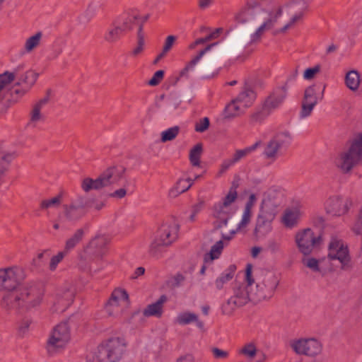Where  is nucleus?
Instances as JSON below:
<instances>
[{
    "label": "nucleus",
    "instance_id": "1",
    "mask_svg": "<svg viewBox=\"0 0 362 362\" xmlns=\"http://www.w3.org/2000/svg\"><path fill=\"white\" fill-rule=\"evenodd\" d=\"M308 8L305 0L279 4L275 0H247L234 16L235 22L250 34V43L259 42L264 33L286 34L300 23Z\"/></svg>",
    "mask_w": 362,
    "mask_h": 362
},
{
    "label": "nucleus",
    "instance_id": "2",
    "mask_svg": "<svg viewBox=\"0 0 362 362\" xmlns=\"http://www.w3.org/2000/svg\"><path fill=\"white\" fill-rule=\"evenodd\" d=\"M43 294L27 287L21 288L11 296L2 298V305L6 309H16L20 312H30L37 309L42 302Z\"/></svg>",
    "mask_w": 362,
    "mask_h": 362
},
{
    "label": "nucleus",
    "instance_id": "3",
    "mask_svg": "<svg viewBox=\"0 0 362 362\" xmlns=\"http://www.w3.org/2000/svg\"><path fill=\"white\" fill-rule=\"evenodd\" d=\"M362 163V133L354 139L351 145L339 151L334 158V167L346 174Z\"/></svg>",
    "mask_w": 362,
    "mask_h": 362
},
{
    "label": "nucleus",
    "instance_id": "4",
    "mask_svg": "<svg viewBox=\"0 0 362 362\" xmlns=\"http://www.w3.org/2000/svg\"><path fill=\"white\" fill-rule=\"evenodd\" d=\"M126 344L122 341H102L87 356L88 362H116L124 351Z\"/></svg>",
    "mask_w": 362,
    "mask_h": 362
},
{
    "label": "nucleus",
    "instance_id": "5",
    "mask_svg": "<svg viewBox=\"0 0 362 362\" xmlns=\"http://www.w3.org/2000/svg\"><path fill=\"white\" fill-rule=\"evenodd\" d=\"M105 245L103 238L99 235L91 239L83 249L85 256L81 255L79 257V268L83 271L88 272L90 275H93L100 270V269H94L90 263L97 260H102L105 255L103 248Z\"/></svg>",
    "mask_w": 362,
    "mask_h": 362
},
{
    "label": "nucleus",
    "instance_id": "6",
    "mask_svg": "<svg viewBox=\"0 0 362 362\" xmlns=\"http://www.w3.org/2000/svg\"><path fill=\"white\" fill-rule=\"evenodd\" d=\"M178 237V226L173 223H164L158 230L148 246V253L153 257L159 256L163 248L170 247Z\"/></svg>",
    "mask_w": 362,
    "mask_h": 362
},
{
    "label": "nucleus",
    "instance_id": "7",
    "mask_svg": "<svg viewBox=\"0 0 362 362\" xmlns=\"http://www.w3.org/2000/svg\"><path fill=\"white\" fill-rule=\"evenodd\" d=\"M246 288L250 297V300L254 303L269 299L279 285V281L274 280L271 285H268V281L255 283L251 276V269H246Z\"/></svg>",
    "mask_w": 362,
    "mask_h": 362
},
{
    "label": "nucleus",
    "instance_id": "8",
    "mask_svg": "<svg viewBox=\"0 0 362 362\" xmlns=\"http://www.w3.org/2000/svg\"><path fill=\"white\" fill-rule=\"evenodd\" d=\"M124 172V169L122 168H110L95 179L86 177L81 180V189L85 192L102 189L116 181V177L119 179Z\"/></svg>",
    "mask_w": 362,
    "mask_h": 362
},
{
    "label": "nucleus",
    "instance_id": "9",
    "mask_svg": "<svg viewBox=\"0 0 362 362\" xmlns=\"http://www.w3.org/2000/svg\"><path fill=\"white\" fill-rule=\"evenodd\" d=\"M24 279L23 270L16 266L0 268V292L12 296L20 288Z\"/></svg>",
    "mask_w": 362,
    "mask_h": 362
},
{
    "label": "nucleus",
    "instance_id": "10",
    "mask_svg": "<svg viewBox=\"0 0 362 362\" xmlns=\"http://www.w3.org/2000/svg\"><path fill=\"white\" fill-rule=\"evenodd\" d=\"M238 199L235 188H230L226 194L212 206V216L216 222L233 216V206Z\"/></svg>",
    "mask_w": 362,
    "mask_h": 362
},
{
    "label": "nucleus",
    "instance_id": "11",
    "mask_svg": "<svg viewBox=\"0 0 362 362\" xmlns=\"http://www.w3.org/2000/svg\"><path fill=\"white\" fill-rule=\"evenodd\" d=\"M353 204L351 197L333 194L325 202L324 207L327 214L334 216H341L348 213Z\"/></svg>",
    "mask_w": 362,
    "mask_h": 362
},
{
    "label": "nucleus",
    "instance_id": "12",
    "mask_svg": "<svg viewBox=\"0 0 362 362\" xmlns=\"http://www.w3.org/2000/svg\"><path fill=\"white\" fill-rule=\"evenodd\" d=\"M249 224L243 217L238 223H235L233 216H230L216 221V227L220 231L221 238L230 242L236 233L245 230Z\"/></svg>",
    "mask_w": 362,
    "mask_h": 362
},
{
    "label": "nucleus",
    "instance_id": "13",
    "mask_svg": "<svg viewBox=\"0 0 362 362\" xmlns=\"http://www.w3.org/2000/svg\"><path fill=\"white\" fill-rule=\"evenodd\" d=\"M215 44H211L201 50L195 57H194L180 71V76H185L189 70L197 67V70L202 73L208 72L214 65V60L210 57L205 56Z\"/></svg>",
    "mask_w": 362,
    "mask_h": 362
},
{
    "label": "nucleus",
    "instance_id": "14",
    "mask_svg": "<svg viewBox=\"0 0 362 362\" xmlns=\"http://www.w3.org/2000/svg\"><path fill=\"white\" fill-rule=\"evenodd\" d=\"M327 257L332 260H338L342 269L349 268L350 257L347 246L343 241L337 238H332L328 245Z\"/></svg>",
    "mask_w": 362,
    "mask_h": 362
},
{
    "label": "nucleus",
    "instance_id": "15",
    "mask_svg": "<svg viewBox=\"0 0 362 362\" xmlns=\"http://www.w3.org/2000/svg\"><path fill=\"white\" fill-rule=\"evenodd\" d=\"M250 300L245 285L239 286L233 289V295L222 306V313L225 315H231L235 310L246 305Z\"/></svg>",
    "mask_w": 362,
    "mask_h": 362
},
{
    "label": "nucleus",
    "instance_id": "16",
    "mask_svg": "<svg viewBox=\"0 0 362 362\" xmlns=\"http://www.w3.org/2000/svg\"><path fill=\"white\" fill-rule=\"evenodd\" d=\"M122 303L129 306L130 304L129 294L124 288H115L106 305L108 315L114 317L122 315L124 312V309L120 308Z\"/></svg>",
    "mask_w": 362,
    "mask_h": 362
},
{
    "label": "nucleus",
    "instance_id": "17",
    "mask_svg": "<svg viewBox=\"0 0 362 362\" xmlns=\"http://www.w3.org/2000/svg\"><path fill=\"white\" fill-rule=\"evenodd\" d=\"M290 140L291 134L288 132H284L272 137L264 145V156L269 160H276L282 146L288 144Z\"/></svg>",
    "mask_w": 362,
    "mask_h": 362
},
{
    "label": "nucleus",
    "instance_id": "18",
    "mask_svg": "<svg viewBox=\"0 0 362 362\" xmlns=\"http://www.w3.org/2000/svg\"><path fill=\"white\" fill-rule=\"evenodd\" d=\"M317 240L314 233L310 228L298 231L295 235V243L299 252L303 255H310Z\"/></svg>",
    "mask_w": 362,
    "mask_h": 362
},
{
    "label": "nucleus",
    "instance_id": "19",
    "mask_svg": "<svg viewBox=\"0 0 362 362\" xmlns=\"http://www.w3.org/2000/svg\"><path fill=\"white\" fill-rule=\"evenodd\" d=\"M283 200V192L279 188H271L264 193L260 209L276 215Z\"/></svg>",
    "mask_w": 362,
    "mask_h": 362
},
{
    "label": "nucleus",
    "instance_id": "20",
    "mask_svg": "<svg viewBox=\"0 0 362 362\" xmlns=\"http://www.w3.org/2000/svg\"><path fill=\"white\" fill-rule=\"evenodd\" d=\"M289 346L298 355L314 356L321 353L322 345L320 341H290Z\"/></svg>",
    "mask_w": 362,
    "mask_h": 362
},
{
    "label": "nucleus",
    "instance_id": "21",
    "mask_svg": "<svg viewBox=\"0 0 362 362\" xmlns=\"http://www.w3.org/2000/svg\"><path fill=\"white\" fill-rule=\"evenodd\" d=\"M317 93L315 86L308 87L304 93L300 117L302 118H305L310 115L314 107L317 105Z\"/></svg>",
    "mask_w": 362,
    "mask_h": 362
},
{
    "label": "nucleus",
    "instance_id": "22",
    "mask_svg": "<svg viewBox=\"0 0 362 362\" xmlns=\"http://www.w3.org/2000/svg\"><path fill=\"white\" fill-rule=\"evenodd\" d=\"M302 216V212L298 207L286 209L281 216L282 224L288 228L296 227Z\"/></svg>",
    "mask_w": 362,
    "mask_h": 362
},
{
    "label": "nucleus",
    "instance_id": "23",
    "mask_svg": "<svg viewBox=\"0 0 362 362\" xmlns=\"http://www.w3.org/2000/svg\"><path fill=\"white\" fill-rule=\"evenodd\" d=\"M286 95V93L284 88H281V89L272 93L264 102V110L269 112L275 110L283 103Z\"/></svg>",
    "mask_w": 362,
    "mask_h": 362
},
{
    "label": "nucleus",
    "instance_id": "24",
    "mask_svg": "<svg viewBox=\"0 0 362 362\" xmlns=\"http://www.w3.org/2000/svg\"><path fill=\"white\" fill-rule=\"evenodd\" d=\"M175 322L180 325H187L194 323L200 329L204 327V322L199 319V316L194 313L189 311H183L178 313L175 318Z\"/></svg>",
    "mask_w": 362,
    "mask_h": 362
},
{
    "label": "nucleus",
    "instance_id": "25",
    "mask_svg": "<svg viewBox=\"0 0 362 362\" xmlns=\"http://www.w3.org/2000/svg\"><path fill=\"white\" fill-rule=\"evenodd\" d=\"M276 215L260 209L259 214L257 217L255 232L260 233L263 230L268 231L270 229V223L275 218Z\"/></svg>",
    "mask_w": 362,
    "mask_h": 362
},
{
    "label": "nucleus",
    "instance_id": "26",
    "mask_svg": "<svg viewBox=\"0 0 362 362\" xmlns=\"http://www.w3.org/2000/svg\"><path fill=\"white\" fill-rule=\"evenodd\" d=\"M235 270L236 267L235 265H230L222 274L217 276L214 281V287L216 290H223L226 284L233 279Z\"/></svg>",
    "mask_w": 362,
    "mask_h": 362
},
{
    "label": "nucleus",
    "instance_id": "27",
    "mask_svg": "<svg viewBox=\"0 0 362 362\" xmlns=\"http://www.w3.org/2000/svg\"><path fill=\"white\" fill-rule=\"evenodd\" d=\"M323 259H316L310 255H303L301 262L303 265L310 269L311 272L317 274H324L325 269L322 266Z\"/></svg>",
    "mask_w": 362,
    "mask_h": 362
},
{
    "label": "nucleus",
    "instance_id": "28",
    "mask_svg": "<svg viewBox=\"0 0 362 362\" xmlns=\"http://www.w3.org/2000/svg\"><path fill=\"white\" fill-rule=\"evenodd\" d=\"M165 301L166 297L165 296H160L156 302L149 304L144 309L142 312L143 315L146 317L151 316L157 317H161L163 314V305Z\"/></svg>",
    "mask_w": 362,
    "mask_h": 362
},
{
    "label": "nucleus",
    "instance_id": "29",
    "mask_svg": "<svg viewBox=\"0 0 362 362\" xmlns=\"http://www.w3.org/2000/svg\"><path fill=\"white\" fill-rule=\"evenodd\" d=\"M43 34L38 31L27 37L23 43V50L25 53L30 54L37 49L42 42Z\"/></svg>",
    "mask_w": 362,
    "mask_h": 362
},
{
    "label": "nucleus",
    "instance_id": "30",
    "mask_svg": "<svg viewBox=\"0 0 362 362\" xmlns=\"http://www.w3.org/2000/svg\"><path fill=\"white\" fill-rule=\"evenodd\" d=\"M256 98V94L253 89L250 86H245L243 90L235 98L236 102L240 103L243 107H249Z\"/></svg>",
    "mask_w": 362,
    "mask_h": 362
},
{
    "label": "nucleus",
    "instance_id": "31",
    "mask_svg": "<svg viewBox=\"0 0 362 362\" xmlns=\"http://www.w3.org/2000/svg\"><path fill=\"white\" fill-rule=\"evenodd\" d=\"M346 86L351 91L356 92L361 85V75L356 70H351L346 72L344 77Z\"/></svg>",
    "mask_w": 362,
    "mask_h": 362
},
{
    "label": "nucleus",
    "instance_id": "32",
    "mask_svg": "<svg viewBox=\"0 0 362 362\" xmlns=\"http://www.w3.org/2000/svg\"><path fill=\"white\" fill-rule=\"evenodd\" d=\"M73 298L72 293H68L66 296L62 294L57 295V299L51 307L50 310L53 313L64 311L71 303Z\"/></svg>",
    "mask_w": 362,
    "mask_h": 362
},
{
    "label": "nucleus",
    "instance_id": "33",
    "mask_svg": "<svg viewBox=\"0 0 362 362\" xmlns=\"http://www.w3.org/2000/svg\"><path fill=\"white\" fill-rule=\"evenodd\" d=\"M194 181L190 179H179L175 185L170 189L169 195L172 197H175L182 193L187 191L193 185Z\"/></svg>",
    "mask_w": 362,
    "mask_h": 362
},
{
    "label": "nucleus",
    "instance_id": "34",
    "mask_svg": "<svg viewBox=\"0 0 362 362\" xmlns=\"http://www.w3.org/2000/svg\"><path fill=\"white\" fill-rule=\"evenodd\" d=\"M71 337V329L66 321L54 327L52 332V339H67Z\"/></svg>",
    "mask_w": 362,
    "mask_h": 362
},
{
    "label": "nucleus",
    "instance_id": "35",
    "mask_svg": "<svg viewBox=\"0 0 362 362\" xmlns=\"http://www.w3.org/2000/svg\"><path fill=\"white\" fill-rule=\"evenodd\" d=\"M229 241H226L221 238V240L216 242L211 248L210 252L207 253L204 257V261L206 263H211L214 259L219 257L222 250L225 246L228 244Z\"/></svg>",
    "mask_w": 362,
    "mask_h": 362
},
{
    "label": "nucleus",
    "instance_id": "36",
    "mask_svg": "<svg viewBox=\"0 0 362 362\" xmlns=\"http://www.w3.org/2000/svg\"><path fill=\"white\" fill-rule=\"evenodd\" d=\"M66 341H46L44 347L49 356H53L62 353L66 348Z\"/></svg>",
    "mask_w": 362,
    "mask_h": 362
},
{
    "label": "nucleus",
    "instance_id": "37",
    "mask_svg": "<svg viewBox=\"0 0 362 362\" xmlns=\"http://www.w3.org/2000/svg\"><path fill=\"white\" fill-rule=\"evenodd\" d=\"M64 216L69 222H75L81 218L82 213L76 206V203H71L64 205Z\"/></svg>",
    "mask_w": 362,
    "mask_h": 362
},
{
    "label": "nucleus",
    "instance_id": "38",
    "mask_svg": "<svg viewBox=\"0 0 362 362\" xmlns=\"http://www.w3.org/2000/svg\"><path fill=\"white\" fill-rule=\"evenodd\" d=\"M204 152V147L202 143H197L193 146L189 152V160L193 167H199L201 158Z\"/></svg>",
    "mask_w": 362,
    "mask_h": 362
},
{
    "label": "nucleus",
    "instance_id": "39",
    "mask_svg": "<svg viewBox=\"0 0 362 362\" xmlns=\"http://www.w3.org/2000/svg\"><path fill=\"white\" fill-rule=\"evenodd\" d=\"M47 98L41 99L36 104H35L30 112V122L32 124H37L43 120L44 116L42 113V107L47 103Z\"/></svg>",
    "mask_w": 362,
    "mask_h": 362
},
{
    "label": "nucleus",
    "instance_id": "40",
    "mask_svg": "<svg viewBox=\"0 0 362 362\" xmlns=\"http://www.w3.org/2000/svg\"><path fill=\"white\" fill-rule=\"evenodd\" d=\"M245 107L236 102V100H233L225 108V117L226 118H233L240 115L245 110Z\"/></svg>",
    "mask_w": 362,
    "mask_h": 362
},
{
    "label": "nucleus",
    "instance_id": "41",
    "mask_svg": "<svg viewBox=\"0 0 362 362\" xmlns=\"http://www.w3.org/2000/svg\"><path fill=\"white\" fill-rule=\"evenodd\" d=\"M261 141H256L253 145L247 147L244 149L237 150L233 154V157L230 158L233 164L238 162L240 160L245 157L247 155L255 151L261 145Z\"/></svg>",
    "mask_w": 362,
    "mask_h": 362
},
{
    "label": "nucleus",
    "instance_id": "42",
    "mask_svg": "<svg viewBox=\"0 0 362 362\" xmlns=\"http://www.w3.org/2000/svg\"><path fill=\"white\" fill-rule=\"evenodd\" d=\"M83 236V230L82 229L77 230L65 243L64 252L66 253L73 250L82 240Z\"/></svg>",
    "mask_w": 362,
    "mask_h": 362
},
{
    "label": "nucleus",
    "instance_id": "43",
    "mask_svg": "<svg viewBox=\"0 0 362 362\" xmlns=\"http://www.w3.org/2000/svg\"><path fill=\"white\" fill-rule=\"evenodd\" d=\"M256 200L257 197L255 194H250L248 199L245 204L243 214L241 216V217H243L249 223H250L251 218L252 216V209L256 202Z\"/></svg>",
    "mask_w": 362,
    "mask_h": 362
},
{
    "label": "nucleus",
    "instance_id": "44",
    "mask_svg": "<svg viewBox=\"0 0 362 362\" xmlns=\"http://www.w3.org/2000/svg\"><path fill=\"white\" fill-rule=\"evenodd\" d=\"M180 132V127L178 126H174L169 128L160 133V141L165 143L174 140Z\"/></svg>",
    "mask_w": 362,
    "mask_h": 362
},
{
    "label": "nucleus",
    "instance_id": "45",
    "mask_svg": "<svg viewBox=\"0 0 362 362\" xmlns=\"http://www.w3.org/2000/svg\"><path fill=\"white\" fill-rule=\"evenodd\" d=\"M62 195L58 194L49 199H43L40 202V208L42 210H47L50 208L58 207L62 202Z\"/></svg>",
    "mask_w": 362,
    "mask_h": 362
},
{
    "label": "nucleus",
    "instance_id": "46",
    "mask_svg": "<svg viewBox=\"0 0 362 362\" xmlns=\"http://www.w3.org/2000/svg\"><path fill=\"white\" fill-rule=\"evenodd\" d=\"M123 31V29L121 26L117 25L111 28L107 33L105 37V40L106 42L109 43H113L116 42Z\"/></svg>",
    "mask_w": 362,
    "mask_h": 362
},
{
    "label": "nucleus",
    "instance_id": "47",
    "mask_svg": "<svg viewBox=\"0 0 362 362\" xmlns=\"http://www.w3.org/2000/svg\"><path fill=\"white\" fill-rule=\"evenodd\" d=\"M16 78V74L13 72L6 71L0 75V90L4 92V89Z\"/></svg>",
    "mask_w": 362,
    "mask_h": 362
},
{
    "label": "nucleus",
    "instance_id": "48",
    "mask_svg": "<svg viewBox=\"0 0 362 362\" xmlns=\"http://www.w3.org/2000/svg\"><path fill=\"white\" fill-rule=\"evenodd\" d=\"M205 206V201L203 199H199L197 202L192 205L189 220L194 222L196 220L197 215L202 211Z\"/></svg>",
    "mask_w": 362,
    "mask_h": 362
},
{
    "label": "nucleus",
    "instance_id": "49",
    "mask_svg": "<svg viewBox=\"0 0 362 362\" xmlns=\"http://www.w3.org/2000/svg\"><path fill=\"white\" fill-rule=\"evenodd\" d=\"M320 71L321 66L320 64H316L315 66L308 68L304 71L303 78L308 81L313 80L320 73Z\"/></svg>",
    "mask_w": 362,
    "mask_h": 362
},
{
    "label": "nucleus",
    "instance_id": "50",
    "mask_svg": "<svg viewBox=\"0 0 362 362\" xmlns=\"http://www.w3.org/2000/svg\"><path fill=\"white\" fill-rule=\"evenodd\" d=\"M239 353L250 358H253L257 354V348L253 343H248L243 346Z\"/></svg>",
    "mask_w": 362,
    "mask_h": 362
},
{
    "label": "nucleus",
    "instance_id": "51",
    "mask_svg": "<svg viewBox=\"0 0 362 362\" xmlns=\"http://www.w3.org/2000/svg\"><path fill=\"white\" fill-rule=\"evenodd\" d=\"M146 41L142 35L139 36V39H136V44L132 50V55L133 57L139 56L144 50Z\"/></svg>",
    "mask_w": 362,
    "mask_h": 362
},
{
    "label": "nucleus",
    "instance_id": "52",
    "mask_svg": "<svg viewBox=\"0 0 362 362\" xmlns=\"http://www.w3.org/2000/svg\"><path fill=\"white\" fill-rule=\"evenodd\" d=\"M209 119L208 117H204L199 119L194 126V129L197 132H204L209 127Z\"/></svg>",
    "mask_w": 362,
    "mask_h": 362
},
{
    "label": "nucleus",
    "instance_id": "53",
    "mask_svg": "<svg viewBox=\"0 0 362 362\" xmlns=\"http://www.w3.org/2000/svg\"><path fill=\"white\" fill-rule=\"evenodd\" d=\"M37 73L33 71H29L24 74L22 78V81L32 86L37 81Z\"/></svg>",
    "mask_w": 362,
    "mask_h": 362
},
{
    "label": "nucleus",
    "instance_id": "54",
    "mask_svg": "<svg viewBox=\"0 0 362 362\" xmlns=\"http://www.w3.org/2000/svg\"><path fill=\"white\" fill-rule=\"evenodd\" d=\"M177 40V37L175 35H168L164 42L163 45L162 52L165 54H167L173 47L175 41Z\"/></svg>",
    "mask_w": 362,
    "mask_h": 362
},
{
    "label": "nucleus",
    "instance_id": "55",
    "mask_svg": "<svg viewBox=\"0 0 362 362\" xmlns=\"http://www.w3.org/2000/svg\"><path fill=\"white\" fill-rule=\"evenodd\" d=\"M66 252H59L57 253V255L53 256L50 260L49 263V269L50 270L53 271L56 269L57 264L62 260L65 255Z\"/></svg>",
    "mask_w": 362,
    "mask_h": 362
},
{
    "label": "nucleus",
    "instance_id": "56",
    "mask_svg": "<svg viewBox=\"0 0 362 362\" xmlns=\"http://www.w3.org/2000/svg\"><path fill=\"white\" fill-rule=\"evenodd\" d=\"M234 164L230 159L223 160L220 165L218 171L217 173V177H221Z\"/></svg>",
    "mask_w": 362,
    "mask_h": 362
},
{
    "label": "nucleus",
    "instance_id": "57",
    "mask_svg": "<svg viewBox=\"0 0 362 362\" xmlns=\"http://www.w3.org/2000/svg\"><path fill=\"white\" fill-rule=\"evenodd\" d=\"M164 75V71L162 70L157 71L153 76L148 81V84L150 86H156L158 85L160 81L163 79Z\"/></svg>",
    "mask_w": 362,
    "mask_h": 362
},
{
    "label": "nucleus",
    "instance_id": "58",
    "mask_svg": "<svg viewBox=\"0 0 362 362\" xmlns=\"http://www.w3.org/2000/svg\"><path fill=\"white\" fill-rule=\"evenodd\" d=\"M267 249L273 254L278 253L281 251L280 243L274 240H271L267 243Z\"/></svg>",
    "mask_w": 362,
    "mask_h": 362
},
{
    "label": "nucleus",
    "instance_id": "59",
    "mask_svg": "<svg viewBox=\"0 0 362 362\" xmlns=\"http://www.w3.org/2000/svg\"><path fill=\"white\" fill-rule=\"evenodd\" d=\"M211 351L216 358H226L228 357V353L225 350L214 347L211 349Z\"/></svg>",
    "mask_w": 362,
    "mask_h": 362
},
{
    "label": "nucleus",
    "instance_id": "60",
    "mask_svg": "<svg viewBox=\"0 0 362 362\" xmlns=\"http://www.w3.org/2000/svg\"><path fill=\"white\" fill-rule=\"evenodd\" d=\"M223 29L221 28H216L214 31L210 33L209 35L205 37V40L209 42L212 40L216 39L219 35L222 33Z\"/></svg>",
    "mask_w": 362,
    "mask_h": 362
},
{
    "label": "nucleus",
    "instance_id": "61",
    "mask_svg": "<svg viewBox=\"0 0 362 362\" xmlns=\"http://www.w3.org/2000/svg\"><path fill=\"white\" fill-rule=\"evenodd\" d=\"M126 194H127L126 189L124 188H120L119 189H117L114 192H112L110 194V197L121 199V198L124 197L126 196Z\"/></svg>",
    "mask_w": 362,
    "mask_h": 362
},
{
    "label": "nucleus",
    "instance_id": "62",
    "mask_svg": "<svg viewBox=\"0 0 362 362\" xmlns=\"http://www.w3.org/2000/svg\"><path fill=\"white\" fill-rule=\"evenodd\" d=\"M144 273H145V268L143 267H139L133 272L132 275L131 276V279L133 280L136 279L139 276L144 275Z\"/></svg>",
    "mask_w": 362,
    "mask_h": 362
},
{
    "label": "nucleus",
    "instance_id": "63",
    "mask_svg": "<svg viewBox=\"0 0 362 362\" xmlns=\"http://www.w3.org/2000/svg\"><path fill=\"white\" fill-rule=\"evenodd\" d=\"M214 2V0H198V6L200 9L208 8Z\"/></svg>",
    "mask_w": 362,
    "mask_h": 362
},
{
    "label": "nucleus",
    "instance_id": "64",
    "mask_svg": "<svg viewBox=\"0 0 362 362\" xmlns=\"http://www.w3.org/2000/svg\"><path fill=\"white\" fill-rule=\"evenodd\" d=\"M31 322H32V321L29 320H26L23 321L21 325L19 327V331L22 334L25 333L28 331V329Z\"/></svg>",
    "mask_w": 362,
    "mask_h": 362
}]
</instances>
